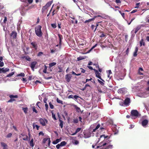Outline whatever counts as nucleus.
Wrapping results in <instances>:
<instances>
[{
    "instance_id": "obj_1",
    "label": "nucleus",
    "mask_w": 149,
    "mask_h": 149,
    "mask_svg": "<svg viewBox=\"0 0 149 149\" xmlns=\"http://www.w3.org/2000/svg\"><path fill=\"white\" fill-rule=\"evenodd\" d=\"M42 26L40 25H38L35 29V32L36 35L39 37H41L42 35L41 31Z\"/></svg>"
},
{
    "instance_id": "obj_2",
    "label": "nucleus",
    "mask_w": 149,
    "mask_h": 149,
    "mask_svg": "<svg viewBox=\"0 0 149 149\" xmlns=\"http://www.w3.org/2000/svg\"><path fill=\"white\" fill-rule=\"evenodd\" d=\"M40 123L43 126L46 125V123L48 122L47 120L45 119L41 118L39 120Z\"/></svg>"
},
{
    "instance_id": "obj_3",
    "label": "nucleus",
    "mask_w": 149,
    "mask_h": 149,
    "mask_svg": "<svg viewBox=\"0 0 149 149\" xmlns=\"http://www.w3.org/2000/svg\"><path fill=\"white\" fill-rule=\"evenodd\" d=\"M32 46L31 47V48H34L35 50H37L38 49V45L36 42L33 41L30 43Z\"/></svg>"
},
{
    "instance_id": "obj_4",
    "label": "nucleus",
    "mask_w": 149,
    "mask_h": 149,
    "mask_svg": "<svg viewBox=\"0 0 149 149\" xmlns=\"http://www.w3.org/2000/svg\"><path fill=\"white\" fill-rule=\"evenodd\" d=\"M93 70L95 71V73L96 75V77L99 78L102 81L104 82V81L101 78V77L100 76V74L99 73V71L95 69H94Z\"/></svg>"
},
{
    "instance_id": "obj_5",
    "label": "nucleus",
    "mask_w": 149,
    "mask_h": 149,
    "mask_svg": "<svg viewBox=\"0 0 149 149\" xmlns=\"http://www.w3.org/2000/svg\"><path fill=\"white\" fill-rule=\"evenodd\" d=\"M131 115L133 116H138L139 114L138 111L136 110H132L131 112Z\"/></svg>"
},
{
    "instance_id": "obj_6",
    "label": "nucleus",
    "mask_w": 149,
    "mask_h": 149,
    "mask_svg": "<svg viewBox=\"0 0 149 149\" xmlns=\"http://www.w3.org/2000/svg\"><path fill=\"white\" fill-rule=\"evenodd\" d=\"M130 103V100L129 98H126L124 101V104L126 106H129Z\"/></svg>"
},
{
    "instance_id": "obj_7",
    "label": "nucleus",
    "mask_w": 149,
    "mask_h": 149,
    "mask_svg": "<svg viewBox=\"0 0 149 149\" xmlns=\"http://www.w3.org/2000/svg\"><path fill=\"white\" fill-rule=\"evenodd\" d=\"M107 143H103V142H101L100 143L99 146H97L96 149H103V148H102V146H105L107 145Z\"/></svg>"
},
{
    "instance_id": "obj_8",
    "label": "nucleus",
    "mask_w": 149,
    "mask_h": 149,
    "mask_svg": "<svg viewBox=\"0 0 149 149\" xmlns=\"http://www.w3.org/2000/svg\"><path fill=\"white\" fill-rule=\"evenodd\" d=\"M72 77V76L70 74H67L65 75V78L66 81L69 82L70 81Z\"/></svg>"
},
{
    "instance_id": "obj_9",
    "label": "nucleus",
    "mask_w": 149,
    "mask_h": 149,
    "mask_svg": "<svg viewBox=\"0 0 149 149\" xmlns=\"http://www.w3.org/2000/svg\"><path fill=\"white\" fill-rule=\"evenodd\" d=\"M86 41L84 39H81V41H79L78 44L79 46H84V45L86 44Z\"/></svg>"
},
{
    "instance_id": "obj_10",
    "label": "nucleus",
    "mask_w": 149,
    "mask_h": 149,
    "mask_svg": "<svg viewBox=\"0 0 149 149\" xmlns=\"http://www.w3.org/2000/svg\"><path fill=\"white\" fill-rule=\"evenodd\" d=\"M37 63V62L36 61H33L31 63L30 67L32 70H34V68Z\"/></svg>"
},
{
    "instance_id": "obj_11",
    "label": "nucleus",
    "mask_w": 149,
    "mask_h": 149,
    "mask_svg": "<svg viewBox=\"0 0 149 149\" xmlns=\"http://www.w3.org/2000/svg\"><path fill=\"white\" fill-rule=\"evenodd\" d=\"M60 7L59 6H57L56 7V9H54L53 10V11L52 12V16H53L54 14L57 13L58 12V10L60 8Z\"/></svg>"
},
{
    "instance_id": "obj_12",
    "label": "nucleus",
    "mask_w": 149,
    "mask_h": 149,
    "mask_svg": "<svg viewBox=\"0 0 149 149\" xmlns=\"http://www.w3.org/2000/svg\"><path fill=\"white\" fill-rule=\"evenodd\" d=\"M21 136L23 137V139L24 140L27 141L28 140V136H27L23 134H21L19 136V137H20Z\"/></svg>"
},
{
    "instance_id": "obj_13",
    "label": "nucleus",
    "mask_w": 149,
    "mask_h": 149,
    "mask_svg": "<svg viewBox=\"0 0 149 149\" xmlns=\"http://www.w3.org/2000/svg\"><path fill=\"white\" fill-rule=\"evenodd\" d=\"M148 121L146 119L143 120L142 122V125L145 127L146 125L148 124Z\"/></svg>"
},
{
    "instance_id": "obj_14",
    "label": "nucleus",
    "mask_w": 149,
    "mask_h": 149,
    "mask_svg": "<svg viewBox=\"0 0 149 149\" xmlns=\"http://www.w3.org/2000/svg\"><path fill=\"white\" fill-rule=\"evenodd\" d=\"M141 28V25H139L136 28L134 29V30H132V31H134L135 33H136Z\"/></svg>"
},
{
    "instance_id": "obj_15",
    "label": "nucleus",
    "mask_w": 149,
    "mask_h": 149,
    "mask_svg": "<svg viewBox=\"0 0 149 149\" xmlns=\"http://www.w3.org/2000/svg\"><path fill=\"white\" fill-rule=\"evenodd\" d=\"M17 36V33L15 31L12 32L10 34V36H12L13 39H15L16 38Z\"/></svg>"
},
{
    "instance_id": "obj_16",
    "label": "nucleus",
    "mask_w": 149,
    "mask_h": 149,
    "mask_svg": "<svg viewBox=\"0 0 149 149\" xmlns=\"http://www.w3.org/2000/svg\"><path fill=\"white\" fill-rule=\"evenodd\" d=\"M9 69L8 68H6L5 69L4 68H0V73L1 72H3V73H5L6 72H8L9 71Z\"/></svg>"
},
{
    "instance_id": "obj_17",
    "label": "nucleus",
    "mask_w": 149,
    "mask_h": 149,
    "mask_svg": "<svg viewBox=\"0 0 149 149\" xmlns=\"http://www.w3.org/2000/svg\"><path fill=\"white\" fill-rule=\"evenodd\" d=\"M100 17V15H98L97 16H95L94 18L90 19H88V20H86L85 21V22H84V23H87V22H91V21H93L94 20L95 18V17Z\"/></svg>"
},
{
    "instance_id": "obj_18",
    "label": "nucleus",
    "mask_w": 149,
    "mask_h": 149,
    "mask_svg": "<svg viewBox=\"0 0 149 149\" xmlns=\"http://www.w3.org/2000/svg\"><path fill=\"white\" fill-rule=\"evenodd\" d=\"M1 146L3 147V149H8V146L5 143L1 142Z\"/></svg>"
},
{
    "instance_id": "obj_19",
    "label": "nucleus",
    "mask_w": 149,
    "mask_h": 149,
    "mask_svg": "<svg viewBox=\"0 0 149 149\" xmlns=\"http://www.w3.org/2000/svg\"><path fill=\"white\" fill-rule=\"evenodd\" d=\"M140 47L143 45L144 46H145V42L143 40V39H141L140 41Z\"/></svg>"
},
{
    "instance_id": "obj_20",
    "label": "nucleus",
    "mask_w": 149,
    "mask_h": 149,
    "mask_svg": "<svg viewBox=\"0 0 149 149\" xmlns=\"http://www.w3.org/2000/svg\"><path fill=\"white\" fill-rule=\"evenodd\" d=\"M81 128H77L75 132L74 133H72L71 135H75L76 133L79 132L81 130Z\"/></svg>"
},
{
    "instance_id": "obj_21",
    "label": "nucleus",
    "mask_w": 149,
    "mask_h": 149,
    "mask_svg": "<svg viewBox=\"0 0 149 149\" xmlns=\"http://www.w3.org/2000/svg\"><path fill=\"white\" fill-rule=\"evenodd\" d=\"M61 140V139H57L55 141H54L52 143L53 144H57Z\"/></svg>"
},
{
    "instance_id": "obj_22",
    "label": "nucleus",
    "mask_w": 149,
    "mask_h": 149,
    "mask_svg": "<svg viewBox=\"0 0 149 149\" xmlns=\"http://www.w3.org/2000/svg\"><path fill=\"white\" fill-rule=\"evenodd\" d=\"M22 59L25 58L26 60L29 61H31V58L30 57H29V56H22Z\"/></svg>"
},
{
    "instance_id": "obj_23",
    "label": "nucleus",
    "mask_w": 149,
    "mask_h": 149,
    "mask_svg": "<svg viewBox=\"0 0 149 149\" xmlns=\"http://www.w3.org/2000/svg\"><path fill=\"white\" fill-rule=\"evenodd\" d=\"M30 146L33 147L34 146V143H33V139H32L30 142Z\"/></svg>"
},
{
    "instance_id": "obj_24",
    "label": "nucleus",
    "mask_w": 149,
    "mask_h": 149,
    "mask_svg": "<svg viewBox=\"0 0 149 149\" xmlns=\"http://www.w3.org/2000/svg\"><path fill=\"white\" fill-rule=\"evenodd\" d=\"M58 36L59 39V43L60 44H61V40L63 38V36L62 35H61L60 34H58Z\"/></svg>"
},
{
    "instance_id": "obj_25",
    "label": "nucleus",
    "mask_w": 149,
    "mask_h": 149,
    "mask_svg": "<svg viewBox=\"0 0 149 149\" xmlns=\"http://www.w3.org/2000/svg\"><path fill=\"white\" fill-rule=\"evenodd\" d=\"M141 71H143V70L142 68L140 67L139 68V74L140 75H143V73L140 72Z\"/></svg>"
},
{
    "instance_id": "obj_26",
    "label": "nucleus",
    "mask_w": 149,
    "mask_h": 149,
    "mask_svg": "<svg viewBox=\"0 0 149 149\" xmlns=\"http://www.w3.org/2000/svg\"><path fill=\"white\" fill-rule=\"evenodd\" d=\"M9 97L10 98L12 99H13V98H17L18 97V95H9Z\"/></svg>"
},
{
    "instance_id": "obj_27",
    "label": "nucleus",
    "mask_w": 149,
    "mask_h": 149,
    "mask_svg": "<svg viewBox=\"0 0 149 149\" xmlns=\"http://www.w3.org/2000/svg\"><path fill=\"white\" fill-rule=\"evenodd\" d=\"M102 137H104V139L107 138V139H108L110 138V136H105L104 134L101 135L100 137V138H101Z\"/></svg>"
},
{
    "instance_id": "obj_28",
    "label": "nucleus",
    "mask_w": 149,
    "mask_h": 149,
    "mask_svg": "<svg viewBox=\"0 0 149 149\" xmlns=\"http://www.w3.org/2000/svg\"><path fill=\"white\" fill-rule=\"evenodd\" d=\"M59 120L60 122L59 126L61 128H62L63 127V121L60 119H59Z\"/></svg>"
},
{
    "instance_id": "obj_29",
    "label": "nucleus",
    "mask_w": 149,
    "mask_h": 149,
    "mask_svg": "<svg viewBox=\"0 0 149 149\" xmlns=\"http://www.w3.org/2000/svg\"><path fill=\"white\" fill-rule=\"evenodd\" d=\"M100 125L99 124L94 129L93 131V132H95L96 130H97V129H98L100 127Z\"/></svg>"
},
{
    "instance_id": "obj_30",
    "label": "nucleus",
    "mask_w": 149,
    "mask_h": 149,
    "mask_svg": "<svg viewBox=\"0 0 149 149\" xmlns=\"http://www.w3.org/2000/svg\"><path fill=\"white\" fill-rule=\"evenodd\" d=\"M22 110L24 111V113L26 114L27 112L28 111V109L27 107L24 108L22 107Z\"/></svg>"
},
{
    "instance_id": "obj_31",
    "label": "nucleus",
    "mask_w": 149,
    "mask_h": 149,
    "mask_svg": "<svg viewBox=\"0 0 149 149\" xmlns=\"http://www.w3.org/2000/svg\"><path fill=\"white\" fill-rule=\"evenodd\" d=\"M56 63L55 62H53L52 63H50L49 64V68H51L53 66L56 65Z\"/></svg>"
},
{
    "instance_id": "obj_32",
    "label": "nucleus",
    "mask_w": 149,
    "mask_h": 149,
    "mask_svg": "<svg viewBox=\"0 0 149 149\" xmlns=\"http://www.w3.org/2000/svg\"><path fill=\"white\" fill-rule=\"evenodd\" d=\"M47 66H46V65H44V69L43 71V72L44 73H47Z\"/></svg>"
},
{
    "instance_id": "obj_33",
    "label": "nucleus",
    "mask_w": 149,
    "mask_h": 149,
    "mask_svg": "<svg viewBox=\"0 0 149 149\" xmlns=\"http://www.w3.org/2000/svg\"><path fill=\"white\" fill-rule=\"evenodd\" d=\"M25 76V74L24 73H21L20 74H19L17 75L16 77H18L19 76H21L22 77H24Z\"/></svg>"
},
{
    "instance_id": "obj_34",
    "label": "nucleus",
    "mask_w": 149,
    "mask_h": 149,
    "mask_svg": "<svg viewBox=\"0 0 149 149\" xmlns=\"http://www.w3.org/2000/svg\"><path fill=\"white\" fill-rule=\"evenodd\" d=\"M33 128L34 129L35 128V127H36L37 130H39V127L37 125H35V123H33Z\"/></svg>"
},
{
    "instance_id": "obj_35",
    "label": "nucleus",
    "mask_w": 149,
    "mask_h": 149,
    "mask_svg": "<svg viewBox=\"0 0 149 149\" xmlns=\"http://www.w3.org/2000/svg\"><path fill=\"white\" fill-rule=\"evenodd\" d=\"M60 144L61 146H65L66 144V143L65 141H63Z\"/></svg>"
},
{
    "instance_id": "obj_36",
    "label": "nucleus",
    "mask_w": 149,
    "mask_h": 149,
    "mask_svg": "<svg viewBox=\"0 0 149 149\" xmlns=\"http://www.w3.org/2000/svg\"><path fill=\"white\" fill-rule=\"evenodd\" d=\"M15 72H12L9 74L8 75H7L6 77H11V76H12L14 74Z\"/></svg>"
},
{
    "instance_id": "obj_37",
    "label": "nucleus",
    "mask_w": 149,
    "mask_h": 149,
    "mask_svg": "<svg viewBox=\"0 0 149 149\" xmlns=\"http://www.w3.org/2000/svg\"><path fill=\"white\" fill-rule=\"evenodd\" d=\"M52 2L50 1L47 3L45 5L48 7H49L52 3Z\"/></svg>"
},
{
    "instance_id": "obj_38",
    "label": "nucleus",
    "mask_w": 149,
    "mask_h": 149,
    "mask_svg": "<svg viewBox=\"0 0 149 149\" xmlns=\"http://www.w3.org/2000/svg\"><path fill=\"white\" fill-rule=\"evenodd\" d=\"M56 101L58 103H61L62 104H63V101L62 100H59L58 98H57L56 99Z\"/></svg>"
},
{
    "instance_id": "obj_39",
    "label": "nucleus",
    "mask_w": 149,
    "mask_h": 149,
    "mask_svg": "<svg viewBox=\"0 0 149 149\" xmlns=\"http://www.w3.org/2000/svg\"><path fill=\"white\" fill-rule=\"evenodd\" d=\"M112 147H113L112 145H108V146H107L106 147V148H105L103 149H109V148H112Z\"/></svg>"
},
{
    "instance_id": "obj_40",
    "label": "nucleus",
    "mask_w": 149,
    "mask_h": 149,
    "mask_svg": "<svg viewBox=\"0 0 149 149\" xmlns=\"http://www.w3.org/2000/svg\"><path fill=\"white\" fill-rule=\"evenodd\" d=\"M48 7L45 5L44 6H43L42 8V12L43 11H45L46 10L47 8Z\"/></svg>"
},
{
    "instance_id": "obj_41",
    "label": "nucleus",
    "mask_w": 149,
    "mask_h": 149,
    "mask_svg": "<svg viewBox=\"0 0 149 149\" xmlns=\"http://www.w3.org/2000/svg\"><path fill=\"white\" fill-rule=\"evenodd\" d=\"M12 134L10 133L8 134L6 136V137L7 138H9L11 137L12 136Z\"/></svg>"
},
{
    "instance_id": "obj_42",
    "label": "nucleus",
    "mask_w": 149,
    "mask_h": 149,
    "mask_svg": "<svg viewBox=\"0 0 149 149\" xmlns=\"http://www.w3.org/2000/svg\"><path fill=\"white\" fill-rule=\"evenodd\" d=\"M15 101V100L14 99H12V98H10V99L8 100L7 102L8 103H9V102H13L14 101Z\"/></svg>"
},
{
    "instance_id": "obj_43",
    "label": "nucleus",
    "mask_w": 149,
    "mask_h": 149,
    "mask_svg": "<svg viewBox=\"0 0 149 149\" xmlns=\"http://www.w3.org/2000/svg\"><path fill=\"white\" fill-rule=\"evenodd\" d=\"M32 110L33 112H35L36 113H38V111L36 109L35 107L34 106L32 107Z\"/></svg>"
},
{
    "instance_id": "obj_44",
    "label": "nucleus",
    "mask_w": 149,
    "mask_h": 149,
    "mask_svg": "<svg viewBox=\"0 0 149 149\" xmlns=\"http://www.w3.org/2000/svg\"><path fill=\"white\" fill-rule=\"evenodd\" d=\"M97 81L102 86H103L104 85V83H103V82L101 81L99 79H98Z\"/></svg>"
},
{
    "instance_id": "obj_45",
    "label": "nucleus",
    "mask_w": 149,
    "mask_h": 149,
    "mask_svg": "<svg viewBox=\"0 0 149 149\" xmlns=\"http://www.w3.org/2000/svg\"><path fill=\"white\" fill-rule=\"evenodd\" d=\"M49 105L50 108L51 109H54V106L51 102L49 103Z\"/></svg>"
},
{
    "instance_id": "obj_46",
    "label": "nucleus",
    "mask_w": 149,
    "mask_h": 149,
    "mask_svg": "<svg viewBox=\"0 0 149 149\" xmlns=\"http://www.w3.org/2000/svg\"><path fill=\"white\" fill-rule=\"evenodd\" d=\"M51 25L54 28H55L56 27V24H52Z\"/></svg>"
},
{
    "instance_id": "obj_47",
    "label": "nucleus",
    "mask_w": 149,
    "mask_h": 149,
    "mask_svg": "<svg viewBox=\"0 0 149 149\" xmlns=\"http://www.w3.org/2000/svg\"><path fill=\"white\" fill-rule=\"evenodd\" d=\"M48 140V138H45L44 139L42 140V142L43 143H45L46 141H47V140Z\"/></svg>"
},
{
    "instance_id": "obj_48",
    "label": "nucleus",
    "mask_w": 149,
    "mask_h": 149,
    "mask_svg": "<svg viewBox=\"0 0 149 149\" xmlns=\"http://www.w3.org/2000/svg\"><path fill=\"white\" fill-rule=\"evenodd\" d=\"M119 104L120 106H125V104H124V102H119Z\"/></svg>"
},
{
    "instance_id": "obj_49",
    "label": "nucleus",
    "mask_w": 149,
    "mask_h": 149,
    "mask_svg": "<svg viewBox=\"0 0 149 149\" xmlns=\"http://www.w3.org/2000/svg\"><path fill=\"white\" fill-rule=\"evenodd\" d=\"M78 120L77 118L73 120V122L75 123H77L78 122Z\"/></svg>"
},
{
    "instance_id": "obj_50",
    "label": "nucleus",
    "mask_w": 149,
    "mask_h": 149,
    "mask_svg": "<svg viewBox=\"0 0 149 149\" xmlns=\"http://www.w3.org/2000/svg\"><path fill=\"white\" fill-rule=\"evenodd\" d=\"M43 54V53L42 52H39L37 54V56H42Z\"/></svg>"
},
{
    "instance_id": "obj_51",
    "label": "nucleus",
    "mask_w": 149,
    "mask_h": 149,
    "mask_svg": "<svg viewBox=\"0 0 149 149\" xmlns=\"http://www.w3.org/2000/svg\"><path fill=\"white\" fill-rule=\"evenodd\" d=\"M90 137L89 135H87L86 134H84V137L85 138H88Z\"/></svg>"
},
{
    "instance_id": "obj_52",
    "label": "nucleus",
    "mask_w": 149,
    "mask_h": 149,
    "mask_svg": "<svg viewBox=\"0 0 149 149\" xmlns=\"http://www.w3.org/2000/svg\"><path fill=\"white\" fill-rule=\"evenodd\" d=\"M52 117L53 118L54 120H56V117L55 116V115L54 114V113H52Z\"/></svg>"
},
{
    "instance_id": "obj_53",
    "label": "nucleus",
    "mask_w": 149,
    "mask_h": 149,
    "mask_svg": "<svg viewBox=\"0 0 149 149\" xmlns=\"http://www.w3.org/2000/svg\"><path fill=\"white\" fill-rule=\"evenodd\" d=\"M97 22L96 23V27L95 29V30L94 31L95 32V31L96 30V29H97V27L99 25V24H98V23L100 22Z\"/></svg>"
},
{
    "instance_id": "obj_54",
    "label": "nucleus",
    "mask_w": 149,
    "mask_h": 149,
    "mask_svg": "<svg viewBox=\"0 0 149 149\" xmlns=\"http://www.w3.org/2000/svg\"><path fill=\"white\" fill-rule=\"evenodd\" d=\"M3 17L4 18V19L3 20V22L4 23H6V22L7 21V19L6 16H4Z\"/></svg>"
},
{
    "instance_id": "obj_55",
    "label": "nucleus",
    "mask_w": 149,
    "mask_h": 149,
    "mask_svg": "<svg viewBox=\"0 0 149 149\" xmlns=\"http://www.w3.org/2000/svg\"><path fill=\"white\" fill-rule=\"evenodd\" d=\"M45 109L47 111L48 109V105L47 104H46L45 105Z\"/></svg>"
},
{
    "instance_id": "obj_56",
    "label": "nucleus",
    "mask_w": 149,
    "mask_h": 149,
    "mask_svg": "<svg viewBox=\"0 0 149 149\" xmlns=\"http://www.w3.org/2000/svg\"><path fill=\"white\" fill-rule=\"evenodd\" d=\"M146 22H147L149 23V16H148L146 18Z\"/></svg>"
},
{
    "instance_id": "obj_57",
    "label": "nucleus",
    "mask_w": 149,
    "mask_h": 149,
    "mask_svg": "<svg viewBox=\"0 0 149 149\" xmlns=\"http://www.w3.org/2000/svg\"><path fill=\"white\" fill-rule=\"evenodd\" d=\"M73 95H70L68 97V98L69 99L73 98Z\"/></svg>"
},
{
    "instance_id": "obj_58",
    "label": "nucleus",
    "mask_w": 149,
    "mask_h": 149,
    "mask_svg": "<svg viewBox=\"0 0 149 149\" xmlns=\"http://www.w3.org/2000/svg\"><path fill=\"white\" fill-rule=\"evenodd\" d=\"M75 108L76 109V110L77 111H78V112L80 110V108L79 107H77V106H76L75 107Z\"/></svg>"
},
{
    "instance_id": "obj_59",
    "label": "nucleus",
    "mask_w": 149,
    "mask_h": 149,
    "mask_svg": "<svg viewBox=\"0 0 149 149\" xmlns=\"http://www.w3.org/2000/svg\"><path fill=\"white\" fill-rule=\"evenodd\" d=\"M97 68L99 71L100 72H101L102 71V69L99 67V65H97Z\"/></svg>"
},
{
    "instance_id": "obj_60",
    "label": "nucleus",
    "mask_w": 149,
    "mask_h": 149,
    "mask_svg": "<svg viewBox=\"0 0 149 149\" xmlns=\"http://www.w3.org/2000/svg\"><path fill=\"white\" fill-rule=\"evenodd\" d=\"M79 96H78L77 95H74L73 96V98H74V99H76V100H77L78 98H79Z\"/></svg>"
},
{
    "instance_id": "obj_61",
    "label": "nucleus",
    "mask_w": 149,
    "mask_h": 149,
    "mask_svg": "<svg viewBox=\"0 0 149 149\" xmlns=\"http://www.w3.org/2000/svg\"><path fill=\"white\" fill-rule=\"evenodd\" d=\"M60 146H61L60 145V144H58L56 146V147L57 149H59Z\"/></svg>"
},
{
    "instance_id": "obj_62",
    "label": "nucleus",
    "mask_w": 149,
    "mask_h": 149,
    "mask_svg": "<svg viewBox=\"0 0 149 149\" xmlns=\"http://www.w3.org/2000/svg\"><path fill=\"white\" fill-rule=\"evenodd\" d=\"M4 64L3 62H0V66L3 67L4 66Z\"/></svg>"
},
{
    "instance_id": "obj_63",
    "label": "nucleus",
    "mask_w": 149,
    "mask_h": 149,
    "mask_svg": "<svg viewBox=\"0 0 149 149\" xmlns=\"http://www.w3.org/2000/svg\"><path fill=\"white\" fill-rule=\"evenodd\" d=\"M81 72L84 73L86 72V70H85L84 69L82 68H81Z\"/></svg>"
},
{
    "instance_id": "obj_64",
    "label": "nucleus",
    "mask_w": 149,
    "mask_h": 149,
    "mask_svg": "<svg viewBox=\"0 0 149 149\" xmlns=\"http://www.w3.org/2000/svg\"><path fill=\"white\" fill-rule=\"evenodd\" d=\"M116 2V3H121V2L120 0H116L115 1Z\"/></svg>"
}]
</instances>
